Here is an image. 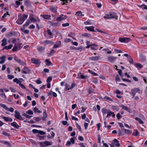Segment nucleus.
Wrapping results in <instances>:
<instances>
[{
    "mask_svg": "<svg viewBox=\"0 0 147 147\" xmlns=\"http://www.w3.org/2000/svg\"><path fill=\"white\" fill-rule=\"evenodd\" d=\"M121 107L123 109L125 110V111H126L128 112L129 113L131 112V109L129 108H128L127 107H126L123 105H121Z\"/></svg>",
    "mask_w": 147,
    "mask_h": 147,
    "instance_id": "obj_17",
    "label": "nucleus"
},
{
    "mask_svg": "<svg viewBox=\"0 0 147 147\" xmlns=\"http://www.w3.org/2000/svg\"><path fill=\"white\" fill-rule=\"evenodd\" d=\"M86 76L81 74V73H80L78 74V77H77V78H81V79H86Z\"/></svg>",
    "mask_w": 147,
    "mask_h": 147,
    "instance_id": "obj_28",
    "label": "nucleus"
},
{
    "mask_svg": "<svg viewBox=\"0 0 147 147\" xmlns=\"http://www.w3.org/2000/svg\"><path fill=\"white\" fill-rule=\"evenodd\" d=\"M115 80L116 81L119 82L120 80V78L118 75H117L115 78Z\"/></svg>",
    "mask_w": 147,
    "mask_h": 147,
    "instance_id": "obj_49",
    "label": "nucleus"
},
{
    "mask_svg": "<svg viewBox=\"0 0 147 147\" xmlns=\"http://www.w3.org/2000/svg\"><path fill=\"white\" fill-rule=\"evenodd\" d=\"M44 144L47 146H51L52 145V143L50 142H49L46 141L44 142Z\"/></svg>",
    "mask_w": 147,
    "mask_h": 147,
    "instance_id": "obj_36",
    "label": "nucleus"
},
{
    "mask_svg": "<svg viewBox=\"0 0 147 147\" xmlns=\"http://www.w3.org/2000/svg\"><path fill=\"white\" fill-rule=\"evenodd\" d=\"M84 23L86 25H91L92 22L91 20H88L84 22Z\"/></svg>",
    "mask_w": 147,
    "mask_h": 147,
    "instance_id": "obj_30",
    "label": "nucleus"
},
{
    "mask_svg": "<svg viewBox=\"0 0 147 147\" xmlns=\"http://www.w3.org/2000/svg\"><path fill=\"white\" fill-rule=\"evenodd\" d=\"M75 137H73L71 138L70 139V141L73 144H74L75 143Z\"/></svg>",
    "mask_w": 147,
    "mask_h": 147,
    "instance_id": "obj_46",
    "label": "nucleus"
},
{
    "mask_svg": "<svg viewBox=\"0 0 147 147\" xmlns=\"http://www.w3.org/2000/svg\"><path fill=\"white\" fill-rule=\"evenodd\" d=\"M36 82L38 84H40L42 83V82L41 81L40 79L38 78V79L36 81Z\"/></svg>",
    "mask_w": 147,
    "mask_h": 147,
    "instance_id": "obj_53",
    "label": "nucleus"
},
{
    "mask_svg": "<svg viewBox=\"0 0 147 147\" xmlns=\"http://www.w3.org/2000/svg\"><path fill=\"white\" fill-rule=\"evenodd\" d=\"M116 117L118 119L121 118L122 116L120 115L119 113H118L116 115Z\"/></svg>",
    "mask_w": 147,
    "mask_h": 147,
    "instance_id": "obj_54",
    "label": "nucleus"
},
{
    "mask_svg": "<svg viewBox=\"0 0 147 147\" xmlns=\"http://www.w3.org/2000/svg\"><path fill=\"white\" fill-rule=\"evenodd\" d=\"M114 51L117 53H122V52L121 51L116 49H114Z\"/></svg>",
    "mask_w": 147,
    "mask_h": 147,
    "instance_id": "obj_62",
    "label": "nucleus"
},
{
    "mask_svg": "<svg viewBox=\"0 0 147 147\" xmlns=\"http://www.w3.org/2000/svg\"><path fill=\"white\" fill-rule=\"evenodd\" d=\"M26 113L28 114L31 115H33V111L30 110H28L26 111Z\"/></svg>",
    "mask_w": 147,
    "mask_h": 147,
    "instance_id": "obj_50",
    "label": "nucleus"
},
{
    "mask_svg": "<svg viewBox=\"0 0 147 147\" xmlns=\"http://www.w3.org/2000/svg\"><path fill=\"white\" fill-rule=\"evenodd\" d=\"M72 40L68 39L67 38H65L64 40V41L65 42L67 43L71 42Z\"/></svg>",
    "mask_w": 147,
    "mask_h": 147,
    "instance_id": "obj_51",
    "label": "nucleus"
},
{
    "mask_svg": "<svg viewBox=\"0 0 147 147\" xmlns=\"http://www.w3.org/2000/svg\"><path fill=\"white\" fill-rule=\"evenodd\" d=\"M6 57L5 55H3L0 57V59L1 60V61H0V64H2L4 63L6 60Z\"/></svg>",
    "mask_w": 147,
    "mask_h": 147,
    "instance_id": "obj_19",
    "label": "nucleus"
},
{
    "mask_svg": "<svg viewBox=\"0 0 147 147\" xmlns=\"http://www.w3.org/2000/svg\"><path fill=\"white\" fill-rule=\"evenodd\" d=\"M15 45L18 48L20 49L21 48V45L22 44L21 43H17L15 44Z\"/></svg>",
    "mask_w": 147,
    "mask_h": 147,
    "instance_id": "obj_45",
    "label": "nucleus"
},
{
    "mask_svg": "<svg viewBox=\"0 0 147 147\" xmlns=\"http://www.w3.org/2000/svg\"><path fill=\"white\" fill-rule=\"evenodd\" d=\"M42 43L45 45H46L49 44L53 45L54 44V42H52L51 41L47 40L43 41Z\"/></svg>",
    "mask_w": 147,
    "mask_h": 147,
    "instance_id": "obj_16",
    "label": "nucleus"
},
{
    "mask_svg": "<svg viewBox=\"0 0 147 147\" xmlns=\"http://www.w3.org/2000/svg\"><path fill=\"white\" fill-rule=\"evenodd\" d=\"M9 14L8 12H6V13H5L2 16V18H4L6 17L7 15H9Z\"/></svg>",
    "mask_w": 147,
    "mask_h": 147,
    "instance_id": "obj_60",
    "label": "nucleus"
},
{
    "mask_svg": "<svg viewBox=\"0 0 147 147\" xmlns=\"http://www.w3.org/2000/svg\"><path fill=\"white\" fill-rule=\"evenodd\" d=\"M37 50L40 52H43L45 50V48L43 47L38 46Z\"/></svg>",
    "mask_w": 147,
    "mask_h": 147,
    "instance_id": "obj_23",
    "label": "nucleus"
},
{
    "mask_svg": "<svg viewBox=\"0 0 147 147\" xmlns=\"http://www.w3.org/2000/svg\"><path fill=\"white\" fill-rule=\"evenodd\" d=\"M7 77L10 80H11L13 78H14V77L13 75H7Z\"/></svg>",
    "mask_w": 147,
    "mask_h": 147,
    "instance_id": "obj_56",
    "label": "nucleus"
},
{
    "mask_svg": "<svg viewBox=\"0 0 147 147\" xmlns=\"http://www.w3.org/2000/svg\"><path fill=\"white\" fill-rule=\"evenodd\" d=\"M94 26H86L85 27V28L90 31L93 32H96L94 29Z\"/></svg>",
    "mask_w": 147,
    "mask_h": 147,
    "instance_id": "obj_12",
    "label": "nucleus"
},
{
    "mask_svg": "<svg viewBox=\"0 0 147 147\" xmlns=\"http://www.w3.org/2000/svg\"><path fill=\"white\" fill-rule=\"evenodd\" d=\"M33 111L35 113L38 112L39 113H41L42 112L39 110L38 108L36 107H35L34 108Z\"/></svg>",
    "mask_w": 147,
    "mask_h": 147,
    "instance_id": "obj_37",
    "label": "nucleus"
},
{
    "mask_svg": "<svg viewBox=\"0 0 147 147\" xmlns=\"http://www.w3.org/2000/svg\"><path fill=\"white\" fill-rule=\"evenodd\" d=\"M100 58L99 56L95 57H89V59L93 61H96L99 60Z\"/></svg>",
    "mask_w": 147,
    "mask_h": 147,
    "instance_id": "obj_13",
    "label": "nucleus"
},
{
    "mask_svg": "<svg viewBox=\"0 0 147 147\" xmlns=\"http://www.w3.org/2000/svg\"><path fill=\"white\" fill-rule=\"evenodd\" d=\"M13 45H10L8 46H6L5 47H4V48H5L6 49L8 50L11 49L12 47H13Z\"/></svg>",
    "mask_w": 147,
    "mask_h": 147,
    "instance_id": "obj_39",
    "label": "nucleus"
},
{
    "mask_svg": "<svg viewBox=\"0 0 147 147\" xmlns=\"http://www.w3.org/2000/svg\"><path fill=\"white\" fill-rule=\"evenodd\" d=\"M76 86V84L75 83H73L71 86L69 84H66L65 85V90H70L72 89Z\"/></svg>",
    "mask_w": 147,
    "mask_h": 147,
    "instance_id": "obj_4",
    "label": "nucleus"
},
{
    "mask_svg": "<svg viewBox=\"0 0 147 147\" xmlns=\"http://www.w3.org/2000/svg\"><path fill=\"white\" fill-rule=\"evenodd\" d=\"M31 62L36 65H40L41 63L39 59H36L35 58H32L31 59Z\"/></svg>",
    "mask_w": 147,
    "mask_h": 147,
    "instance_id": "obj_9",
    "label": "nucleus"
},
{
    "mask_svg": "<svg viewBox=\"0 0 147 147\" xmlns=\"http://www.w3.org/2000/svg\"><path fill=\"white\" fill-rule=\"evenodd\" d=\"M67 16L63 14H61L56 19V20L58 22H60L61 20H64L67 18Z\"/></svg>",
    "mask_w": 147,
    "mask_h": 147,
    "instance_id": "obj_5",
    "label": "nucleus"
},
{
    "mask_svg": "<svg viewBox=\"0 0 147 147\" xmlns=\"http://www.w3.org/2000/svg\"><path fill=\"white\" fill-rule=\"evenodd\" d=\"M122 71L121 69L118 70V74L121 77V78H123V75L122 74Z\"/></svg>",
    "mask_w": 147,
    "mask_h": 147,
    "instance_id": "obj_47",
    "label": "nucleus"
},
{
    "mask_svg": "<svg viewBox=\"0 0 147 147\" xmlns=\"http://www.w3.org/2000/svg\"><path fill=\"white\" fill-rule=\"evenodd\" d=\"M135 119L137 121H138L139 123L140 124H143L144 123L141 119L138 117H136L135 118Z\"/></svg>",
    "mask_w": 147,
    "mask_h": 147,
    "instance_id": "obj_32",
    "label": "nucleus"
},
{
    "mask_svg": "<svg viewBox=\"0 0 147 147\" xmlns=\"http://www.w3.org/2000/svg\"><path fill=\"white\" fill-rule=\"evenodd\" d=\"M76 126L79 129L80 131H82V129L80 126L77 123H76Z\"/></svg>",
    "mask_w": 147,
    "mask_h": 147,
    "instance_id": "obj_64",
    "label": "nucleus"
},
{
    "mask_svg": "<svg viewBox=\"0 0 147 147\" xmlns=\"http://www.w3.org/2000/svg\"><path fill=\"white\" fill-rule=\"evenodd\" d=\"M139 57L142 61L144 62L146 60V57L142 53L140 54Z\"/></svg>",
    "mask_w": 147,
    "mask_h": 147,
    "instance_id": "obj_15",
    "label": "nucleus"
},
{
    "mask_svg": "<svg viewBox=\"0 0 147 147\" xmlns=\"http://www.w3.org/2000/svg\"><path fill=\"white\" fill-rule=\"evenodd\" d=\"M82 36L84 37H90V34L89 33H85L82 34Z\"/></svg>",
    "mask_w": 147,
    "mask_h": 147,
    "instance_id": "obj_44",
    "label": "nucleus"
},
{
    "mask_svg": "<svg viewBox=\"0 0 147 147\" xmlns=\"http://www.w3.org/2000/svg\"><path fill=\"white\" fill-rule=\"evenodd\" d=\"M69 25V24L68 23H65L63 24L62 25V26L63 27H65L66 26H68Z\"/></svg>",
    "mask_w": 147,
    "mask_h": 147,
    "instance_id": "obj_59",
    "label": "nucleus"
},
{
    "mask_svg": "<svg viewBox=\"0 0 147 147\" xmlns=\"http://www.w3.org/2000/svg\"><path fill=\"white\" fill-rule=\"evenodd\" d=\"M76 15L78 16H83L84 15L82 14V12L81 11H78L75 14Z\"/></svg>",
    "mask_w": 147,
    "mask_h": 147,
    "instance_id": "obj_34",
    "label": "nucleus"
},
{
    "mask_svg": "<svg viewBox=\"0 0 147 147\" xmlns=\"http://www.w3.org/2000/svg\"><path fill=\"white\" fill-rule=\"evenodd\" d=\"M47 34L49 35V38H53V35L50 29H48L47 31Z\"/></svg>",
    "mask_w": 147,
    "mask_h": 147,
    "instance_id": "obj_20",
    "label": "nucleus"
},
{
    "mask_svg": "<svg viewBox=\"0 0 147 147\" xmlns=\"http://www.w3.org/2000/svg\"><path fill=\"white\" fill-rule=\"evenodd\" d=\"M49 9L53 12L56 13L57 12V7L56 6H51Z\"/></svg>",
    "mask_w": 147,
    "mask_h": 147,
    "instance_id": "obj_18",
    "label": "nucleus"
},
{
    "mask_svg": "<svg viewBox=\"0 0 147 147\" xmlns=\"http://www.w3.org/2000/svg\"><path fill=\"white\" fill-rule=\"evenodd\" d=\"M130 40V39L127 37H120L119 38V40L121 42L127 43Z\"/></svg>",
    "mask_w": 147,
    "mask_h": 147,
    "instance_id": "obj_7",
    "label": "nucleus"
},
{
    "mask_svg": "<svg viewBox=\"0 0 147 147\" xmlns=\"http://www.w3.org/2000/svg\"><path fill=\"white\" fill-rule=\"evenodd\" d=\"M139 133L137 130L136 129L135 130V132H134L132 134V135L135 136H136L138 135Z\"/></svg>",
    "mask_w": 147,
    "mask_h": 147,
    "instance_id": "obj_40",
    "label": "nucleus"
},
{
    "mask_svg": "<svg viewBox=\"0 0 147 147\" xmlns=\"http://www.w3.org/2000/svg\"><path fill=\"white\" fill-rule=\"evenodd\" d=\"M2 134L6 136H8L10 135L8 133L4 131H3L2 132Z\"/></svg>",
    "mask_w": 147,
    "mask_h": 147,
    "instance_id": "obj_55",
    "label": "nucleus"
},
{
    "mask_svg": "<svg viewBox=\"0 0 147 147\" xmlns=\"http://www.w3.org/2000/svg\"><path fill=\"white\" fill-rule=\"evenodd\" d=\"M23 70H24V71H27V72L29 73H30V69L27 67H24V68Z\"/></svg>",
    "mask_w": 147,
    "mask_h": 147,
    "instance_id": "obj_48",
    "label": "nucleus"
},
{
    "mask_svg": "<svg viewBox=\"0 0 147 147\" xmlns=\"http://www.w3.org/2000/svg\"><path fill=\"white\" fill-rule=\"evenodd\" d=\"M122 129L124 131L125 134H131L132 132V131L129 130L127 129L123 128H122Z\"/></svg>",
    "mask_w": 147,
    "mask_h": 147,
    "instance_id": "obj_24",
    "label": "nucleus"
},
{
    "mask_svg": "<svg viewBox=\"0 0 147 147\" xmlns=\"http://www.w3.org/2000/svg\"><path fill=\"white\" fill-rule=\"evenodd\" d=\"M38 133L41 135H44L45 134V133L42 131L39 130Z\"/></svg>",
    "mask_w": 147,
    "mask_h": 147,
    "instance_id": "obj_58",
    "label": "nucleus"
},
{
    "mask_svg": "<svg viewBox=\"0 0 147 147\" xmlns=\"http://www.w3.org/2000/svg\"><path fill=\"white\" fill-rule=\"evenodd\" d=\"M61 45V42L60 41H57V43L55 44L54 46V48H56L59 47Z\"/></svg>",
    "mask_w": 147,
    "mask_h": 147,
    "instance_id": "obj_27",
    "label": "nucleus"
},
{
    "mask_svg": "<svg viewBox=\"0 0 147 147\" xmlns=\"http://www.w3.org/2000/svg\"><path fill=\"white\" fill-rule=\"evenodd\" d=\"M41 17H42L44 19L50 20H51V16L49 15H40Z\"/></svg>",
    "mask_w": 147,
    "mask_h": 147,
    "instance_id": "obj_11",
    "label": "nucleus"
},
{
    "mask_svg": "<svg viewBox=\"0 0 147 147\" xmlns=\"http://www.w3.org/2000/svg\"><path fill=\"white\" fill-rule=\"evenodd\" d=\"M0 106L1 107H2L4 109L7 111H9L11 113H13L14 112V109L12 107H10V108H9L7 107L5 105L2 104H0Z\"/></svg>",
    "mask_w": 147,
    "mask_h": 147,
    "instance_id": "obj_6",
    "label": "nucleus"
},
{
    "mask_svg": "<svg viewBox=\"0 0 147 147\" xmlns=\"http://www.w3.org/2000/svg\"><path fill=\"white\" fill-rule=\"evenodd\" d=\"M2 42L1 43V46L2 47H4L7 44V39L5 38H4L1 41Z\"/></svg>",
    "mask_w": 147,
    "mask_h": 147,
    "instance_id": "obj_25",
    "label": "nucleus"
},
{
    "mask_svg": "<svg viewBox=\"0 0 147 147\" xmlns=\"http://www.w3.org/2000/svg\"><path fill=\"white\" fill-rule=\"evenodd\" d=\"M45 62L46 63V65L48 66L50 65L51 64V62L49 59H46Z\"/></svg>",
    "mask_w": 147,
    "mask_h": 147,
    "instance_id": "obj_42",
    "label": "nucleus"
},
{
    "mask_svg": "<svg viewBox=\"0 0 147 147\" xmlns=\"http://www.w3.org/2000/svg\"><path fill=\"white\" fill-rule=\"evenodd\" d=\"M3 143L7 145V147H11L12 146L11 144L7 141H3Z\"/></svg>",
    "mask_w": 147,
    "mask_h": 147,
    "instance_id": "obj_31",
    "label": "nucleus"
},
{
    "mask_svg": "<svg viewBox=\"0 0 147 147\" xmlns=\"http://www.w3.org/2000/svg\"><path fill=\"white\" fill-rule=\"evenodd\" d=\"M21 15L22 14L21 13L19 14L18 19L16 21V23L19 25L22 24L28 17L27 15L24 14L23 15V17L21 16Z\"/></svg>",
    "mask_w": 147,
    "mask_h": 147,
    "instance_id": "obj_1",
    "label": "nucleus"
},
{
    "mask_svg": "<svg viewBox=\"0 0 147 147\" xmlns=\"http://www.w3.org/2000/svg\"><path fill=\"white\" fill-rule=\"evenodd\" d=\"M97 45L95 44H93L91 45V49L92 50H96L97 49Z\"/></svg>",
    "mask_w": 147,
    "mask_h": 147,
    "instance_id": "obj_29",
    "label": "nucleus"
},
{
    "mask_svg": "<svg viewBox=\"0 0 147 147\" xmlns=\"http://www.w3.org/2000/svg\"><path fill=\"white\" fill-rule=\"evenodd\" d=\"M135 66L137 68L139 67L140 68H141L143 67V66L141 65V64L140 63H136L135 64Z\"/></svg>",
    "mask_w": 147,
    "mask_h": 147,
    "instance_id": "obj_33",
    "label": "nucleus"
},
{
    "mask_svg": "<svg viewBox=\"0 0 147 147\" xmlns=\"http://www.w3.org/2000/svg\"><path fill=\"white\" fill-rule=\"evenodd\" d=\"M18 48L16 46V45H15L13 47V48L12 49V51H13V52H15L16 51L17 49Z\"/></svg>",
    "mask_w": 147,
    "mask_h": 147,
    "instance_id": "obj_63",
    "label": "nucleus"
},
{
    "mask_svg": "<svg viewBox=\"0 0 147 147\" xmlns=\"http://www.w3.org/2000/svg\"><path fill=\"white\" fill-rule=\"evenodd\" d=\"M14 59L17 62L20 64V65L23 64L24 62L22 60L19 59L17 57L15 56L14 58Z\"/></svg>",
    "mask_w": 147,
    "mask_h": 147,
    "instance_id": "obj_14",
    "label": "nucleus"
},
{
    "mask_svg": "<svg viewBox=\"0 0 147 147\" xmlns=\"http://www.w3.org/2000/svg\"><path fill=\"white\" fill-rule=\"evenodd\" d=\"M121 79L124 82H131V81L129 79L123 78H121Z\"/></svg>",
    "mask_w": 147,
    "mask_h": 147,
    "instance_id": "obj_61",
    "label": "nucleus"
},
{
    "mask_svg": "<svg viewBox=\"0 0 147 147\" xmlns=\"http://www.w3.org/2000/svg\"><path fill=\"white\" fill-rule=\"evenodd\" d=\"M136 92L140 94L141 93L140 90L138 88H135L131 90L130 94L132 95V98L134 97Z\"/></svg>",
    "mask_w": 147,
    "mask_h": 147,
    "instance_id": "obj_3",
    "label": "nucleus"
},
{
    "mask_svg": "<svg viewBox=\"0 0 147 147\" xmlns=\"http://www.w3.org/2000/svg\"><path fill=\"white\" fill-rule=\"evenodd\" d=\"M30 23L31 22L28 20L26 22V23L23 25V26H27L29 25Z\"/></svg>",
    "mask_w": 147,
    "mask_h": 147,
    "instance_id": "obj_41",
    "label": "nucleus"
},
{
    "mask_svg": "<svg viewBox=\"0 0 147 147\" xmlns=\"http://www.w3.org/2000/svg\"><path fill=\"white\" fill-rule=\"evenodd\" d=\"M15 117L17 119L20 120H24L23 118L20 115V113L17 111H15Z\"/></svg>",
    "mask_w": 147,
    "mask_h": 147,
    "instance_id": "obj_8",
    "label": "nucleus"
},
{
    "mask_svg": "<svg viewBox=\"0 0 147 147\" xmlns=\"http://www.w3.org/2000/svg\"><path fill=\"white\" fill-rule=\"evenodd\" d=\"M49 22L52 26L53 27H56L59 26L61 25V23L58 22H55L49 21Z\"/></svg>",
    "mask_w": 147,
    "mask_h": 147,
    "instance_id": "obj_10",
    "label": "nucleus"
},
{
    "mask_svg": "<svg viewBox=\"0 0 147 147\" xmlns=\"http://www.w3.org/2000/svg\"><path fill=\"white\" fill-rule=\"evenodd\" d=\"M104 17L106 19L113 18L117 20L118 19L116 13L113 11L109 12V14H105Z\"/></svg>",
    "mask_w": 147,
    "mask_h": 147,
    "instance_id": "obj_2",
    "label": "nucleus"
},
{
    "mask_svg": "<svg viewBox=\"0 0 147 147\" xmlns=\"http://www.w3.org/2000/svg\"><path fill=\"white\" fill-rule=\"evenodd\" d=\"M52 80V78L51 77H49L47 80V82L48 83H49Z\"/></svg>",
    "mask_w": 147,
    "mask_h": 147,
    "instance_id": "obj_57",
    "label": "nucleus"
},
{
    "mask_svg": "<svg viewBox=\"0 0 147 147\" xmlns=\"http://www.w3.org/2000/svg\"><path fill=\"white\" fill-rule=\"evenodd\" d=\"M37 137L39 138L40 140H43L44 139V138L45 137V136H41L39 135H38Z\"/></svg>",
    "mask_w": 147,
    "mask_h": 147,
    "instance_id": "obj_52",
    "label": "nucleus"
},
{
    "mask_svg": "<svg viewBox=\"0 0 147 147\" xmlns=\"http://www.w3.org/2000/svg\"><path fill=\"white\" fill-rule=\"evenodd\" d=\"M128 60L130 63H133V60L132 57L130 56H129L127 57Z\"/></svg>",
    "mask_w": 147,
    "mask_h": 147,
    "instance_id": "obj_35",
    "label": "nucleus"
},
{
    "mask_svg": "<svg viewBox=\"0 0 147 147\" xmlns=\"http://www.w3.org/2000/svg\"><path fill=\"white\" fill-rule=\"evenodd\" d=\"M114 114V112H112L110 111L109 110L107 113V115L106 117H108L109 116H110L112 114Z\"/></svg>",
    "mask_w": 147,
    "mask_h": 147,
    "instance_id": "obj_38",
    "label": "nucleus"
},
{
    "mask_svg": "<svg viewBox=\"0 0 147 147\" xmlns=\"http://www.w3.org/2000/svg\"><path fill=\"white\" fill-rule=\"evenodd\" d=\"M11 125L17 129H18L20 127V126L15 121L11 123Z\"/></svg>",
    "mask_w": 147,
    "mask_h": 147,
    "instance_id": "obj_22",
    "label": "nucleus"
},
{
    "mask_svg": "<svg viewBox=\"0 0 147 147\" xmlns=\"http://www.w3.org/2000/svg\"><path fill=\"white\" fill-rule=\"evenodd\" d=\"M116 57L113 56H111L108 57V60L110 62H113L116 60Z\"/></svg>",
    "mask_w": 147,
    "mask_h": 147,
    "instance_id": "obj_21",
    "label": "nucleus"
},
{
    "mask_svg": "<svg viewBox=\"0 0 147 147\" xmlns=\"http://www.w3.org/2000/svg\"><path fill=\"white\" fill-rule=\"evenodd\" d=\"M109 110L105 108H103L102 109V112L103 115L106 113H107L108 111Z\"/></svg>",
    "mask_w": 147,
    "mask_h": 147,
    "instance_id": "obj_26",
    "label": "nucleus"
},
{
    "mask_svg": "<svg viewBox=\"0 0 147 147\" xmlns=\"http://www.w3.org/2000/svg\"><path fill=\"white\" fill-rule=\"evenodd\" d=\"M88 71L92 75L94 76H98V74L96 73H95L92 70H91L90 69H89L88 70Z\"/></svg>",
    "mask_w": 147,
    "mask_h": 147,
    "instance_id": "obj_43",
    "label": "nucleus"
}]
</instances>
